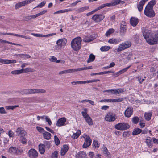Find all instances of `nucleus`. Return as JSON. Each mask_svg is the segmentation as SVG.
I'll list each match as a JSON object with an SVG mask.
<instances>
[{"label":"nucleus","mask_w":158,"mask_h":158,"mask_svg":"<svg viewBox=\"0 0 158 158\" xmlns=\"http://www.w3.org/2000/svg\"><path fill=\"white\" fill-rule=\"evenodd\" d=\"M45 120L46 122L48 123L49 125L50 126L52 124V122L51 120L48 118V116H47V117H46Z\"/></svg>","instance_id":"63"},{"label":"nucleus","mask_w":158,"mask_h":158,"mask_svg":"<svg viewBox=\"0 0 158 158\" xmlns=\"http://www.w3.org/2000/svg\"><path fill=\"white\" fill-rule=\"evenodd\" d=\"M23 92L25 94H31L30 89H24L23 90Z\"/></svg>","instance_id":"62"},{"label":"nucleus","mask_w":158,"mask_h":158,"mask_svg":"<svg viewBox=\"0 0 158 158\" xmlns=\"http://www.w3.org/2000/svg\"><path fill=\"white\" fill-rule=\"evenodd\" d=\"M19 151V150L17 148L14 147H11L8 150V152L12 153H17Z\"/></svg>","instance_id":"27"},{"label":"nucleus","mask_w":158,"mask_h":158,"mask_svg":"<svg viewBox=\"0 0 158 158\" xmlns=\"http://www.w3.org/2000/svg\"><path fill=\"white\" fill-rule=\"evenodd\" d=\"M45 3L46 2L45 1H44L42 2L40 4L38 5V6L34 8V9L36 7L41 8L43 6L45 5Z\"/></svg>","instance_id":"51"},{"label":"nucleus","mask_w":158,"mask_h":158,"mask_svg":"<svg viewBox=\"0 0 158 158\" xmlns=\"http://www.w3.org/2000/svg\"><path fill=\"white\" fill-rule=\"evenodd\" d=\"M16 135L20 137L26 135V132L23 130V128L21 127L18 128L15 131Z\"/></svg>","instance_id":"13"},{"label":"nucleus","mask_w":158,"mask_h":158,"mask_svg":"<svg viewBox=\"0 0 158 158\" xmlns=\"http://www.w3.org/2000/svg\"><path fill=\"white\" fill-rule=\"evenodd\" d=\"M142 132V130L139 128H136L133 130L132 132V135H136L139 134Z\"/></svg>","instance_id":"34"},{"label":"nucleus","mask_w":158,"mask_h":158,"mask_svg":"<svg viewBox=\"0 0 158 158\" xmlns=\"http://www.w3.org/2000/svg\"><path fill=\"white\" fill-rule=\"evenodd\" d=\"M139 118L137 116L133 117L132 119V122L135 124H137L139 121Z\"/></svg>","instance_id":"44"},{"label":"nucleus","mask_w":158,"mask_h":158,"mask_svg":"<svg viewBox=\"0 0 158 158\" xmlns=\"http://www.w3.org/2000/svg\"><path fill=\"white\" fill-rule=\"evenodd\" d=\"M100 80L98 79H93L90 80L84 81V83H92L94 82H95L98 81H99Z\"/></svg>","instance_id":"42"},{"label":"nucleus","mask_w":158,"mask_h":158,"mask_svg":"<svg viewBox=\"0 0 158 158\" xmlns=\"http://www.w3.org/2000/svg\"><path fill=\"white\" fill-rule=\"evenodd\" d=\"M49 60L51 62L56 63V61L58 60L54 56H51V58L49 59Z\"/></svg>","instance_id":"48"},{"label":"nucleus","mask_w":158,"mask_h":158,"mask_svg":"<svg viewBox=\"0 0 158 158\" xmlns=\"http://www.w3.org/2000/svg\"><path fill=\"white\" fill-rule=\"evenodd\" d=\"M58 156V152L57 151H55L52 154V158H57Z\"/></svg>","instance_id":"47"},{"label":"nucleus","mask_w":158,"mask_h":158,"mask_svg":"<svg viewBox=\"0 0 158 158\" xmlns=\"http://www.w3.org/2000/svg\"><path fill=\"white\" fill-rule=\"evenodd\" d=\"M103 152L107 155H109L110 154L109 152H108V150L106 147H104L103 149Z\"/></svg>","instance_id":"61"},{"label":"nucleus","mask_w":158,"mask_h":158,"mask_svg":"<svg viewBox=\"0 0 158 158\" xmlns=\"http://www.w3.org/2000/svg\"><path fill=\"white\" fill-rule=\"evenodd\" d=\"M120 0H113L111 1V4L113 6L116 5L120 3Z\"/></svg>","instance_id":"40"},{"label":"nucleus","mask_w":158,"mask_h":158,"mask_svg":"<svg viewBox=\"0 0 158 158\" xmlns=\"http://www.w3.org/2000/svg\"><path fill=\"white\" fill-rule=\"evenodd\" d=\"M145 3V2L143 0H141L137 4V7L139 12H141L143 10V7Z\"/></svg>","instance_id":"21"},{"label":"nucleus","mask_w":158,"mask_h":158,"mask_svg":"<svg viewBox=\"0 0 158 158\" xmlns=\"http://www.w3.org/2000/svg\"><path fill=\"white\" fill-rule=\"evenodd\" d=\"M95 59V56L92 54H91L89 56V57L87 60V63H89L94 60Z\"/></svg>","instance_id":"35"},{"label":"nucleus","mask_w":158,"mask_h":158,"mask_svg":"<svg viewBox=\"0 0 158 158\" xmlns=\"http://www.w3.org/2000/svg\"><path fill=\"white\" fill-rule=\"evenodd\" d=\"M115 115L110 113L107 114L105 118V120L109 122L114 121H115Z\"/></svg>","instance_id":"11"},{"label":"nucleus","mask_w":158,"mask_h":158,"mask_svg":"<svg viewBox=\"0 0 158 158\" xmlns=\"http://www.w3.org/2000/svg\"><path fill=\"white\" fill-rule=\"evenodd\" d=\"M31 94L36 93H44L46 92L45 90L42 89H30Z\"/></svg>","instance_id":"15"},{"label":"nucleus","mask_w":158,"mask_h":158,"mask_svg":"<svg viewBox=\"0 0 158 158\" xmlns=\"http://www.w3.org/2000/svg\"><path fill=\"white\" fill-rule=\"evenodd\" d=\"M26 4L25 1L17 3L15 5V8L16 9H19L21 7L26 5Z\"/></svg>","instance_id":"28"},{"label":"nucleus","mask_w":158,"mask_h":158,"mask_svg":"<svg viewBox=\"0 0 158 158\" xmlns=\"http://www.w3.org/2000/svg\"><path fill=\"white\" fill-rule=\"evenodd\" d=\"M83 110L84 111H82L81 114L83 118L89 125H92L93 123L91 118L87 113L88 109L85 108L83 109Z\"/></svg>","instance_id":"4"},{"label":"nucleus","mask_w":158,"mask_h":158,"mask_svg":"<svg viewBox=\"0 0 158 158\" xmlns=\"http://www.w3.org/2000/svg\"><path fill=\"white\" fill-rule=\"evenodd\" d=\"M82 137L85 139V142L82 147L83 148H87L90 145L91 143L92 140L88 136L86 135H84Z\"/></svg>","instance_id":"8"},{"label":"nucleus","mask_w":158,"mask_h":158,"mask_svg":"<svg viewBox=\"0 0 158 158\" xmlns=\"http://www.w3.org/2000/svg\"><path fill=\"white\" fill-rule=\"evenodd\" d=\"M143 35L147 42L150 45L156 44L158 42V37L153 36L150 31L145 29L143 32Z\"/></svg>","instance_id":"1"},{"label":"nucleus","mask_w":158,"mask_h":158,"mask_svg":"<svg viewBox=\"0 0 158 158\" xmlns=\"http://www.w3.org/2000/svg\"><path fill=\"white\" fill-rule=\"evenodd\" d=\"M72 85H75L77 84H84V81H73L71 82Z\"/></svg>","instance_id":"46"},{"label":"nucleus","mask_w":158,"mask_h":158,"mask_svg":"<svg viewBox=\"0 0 158 158\" xmlns=\"http://www.w3.org/2000/svg\"><path fill=\"white\" fill-rule=\"evenodd\" d=\"M88 156L90 158H93L94 157V155L93 152H90L88 153Z\"/></svg>","instance_id":"64"},{"label":"nucleus","mask_w":158,"mask_h":158,"mask_svg":"<svg viewBox=\"0 0 158 158\" xmlns=\"http://www.w3.org/2000/svg\"><path fill=\"white\" fill-rule=\"evenodd\" d=\"M16 55V54H15ZM18 55L20 57L22 58H24L25 59H28L31 58V56L27 54H20L19 55Z\"/></svg>","instance_id":"37"},{"label":"nucleus","mask_w":158,"mask_h":158,"mask_svg":"<svg viewBox=\"0 0 158 158\" xmlns=\"http://www.w3.org/2000/svg\"><path fill=\"white\" fill-rule=\"evenodd\" d=\"M28 155L30 158H37L38 157V153L34 149H31L28 151Z\"/></svg>","instance_id":"12"},{"label":"nucleus","mask_w":158,"mask_h":158,"mask_svg":"<svg viewBox=\"0 0 158 158\" xmlns=\"http://www.w3.org/2000/svg\"><path fill=\"white\" fill-rule=\"evenodd\" d=\"M156 2H157L156 0H151L148 2L146 6L153 8V6L156 3Z\"/></svg>","instance_id":"32"},{"label":"nucleus","mask_w":158,"mask_h":158,"mask_svg":"<svg viewBox=\"0 0 158 158\" xmlns=\"http://www.w3.org/2000/svg\"><path fill=\"white\" fill-rule=\"evenodd\" d=\"M115 128L118 130L123 131L127 130L130 127L129 125L125 123H120L116 124L114 126Z\"/></svg>","instance_id":"6"},{"label":"nucleus","mask_w":158,"mask_h":158,"mask_svg":"<svg viewBox=\"0 0 158 158\" xmlns=\"http://www.w3.org/2000/svg\"><path fill=\"white\" fill-rule=\"evenodd\" d=\"M43 145H44V147H46L48 148H49L50 146V143L49 141H46L44 142Z\"/></svg>","instance_id":"56"},{"label":"nucleus","mask_w":158,"mask_h":158,"mask_svg":"<svg viewBox=\"0 0 158 158\" xmlns=\"http://www.w3.org/2000/svg\"><path fill=\"white\" fill-rule=\"evenodd\" d=\"M127 27L125 22L123 21L122 22L120 28V33L121 35H123L126 31Z\"/></svg>","instance_id":"10"},{"label":"nucleus","mask_w":158,"mask_h":158,"mask_svg":"<svg viewBox=\"0 0 158 158\" xmlns=\"http://www.w3.org/2000/svg\"><path fill=\"white\" fill-rule=\"evenodd\" d=\"M145 143H146L147 146L151 148L153 146V142L152 138L149 137H148L145 139Z\"/></svg>","instance_id":"17"},{"label":"nucleus","mask_w":158,"mask_h":158,"mask_svg":"<svg viewBox=\"0 0 158 158\" xmlns=\"http://www.w3.org/2000/svg\"><path fill=\"white\" fill-rule=\"evenodd\" d=\"M23 70L21 69L17 70L12 71L11 72V73L13 75H17L23 73Z\"/></svg>","instance_id":"36"},{"label":"nucleus","mask_w":158,"mask_h":158,"mask_svg":"<svg viewBox=\"0 0 158 158\" xmlns=\"http://www.w3.org/2000/svg\"><path fill=\"white\" fill-rule=\"evenodd\" d=\"M114 30L113 28L109 29L106 33V37L109 36L111 34L114 32Z\"/></svg>","instance_id":"33"},{"label":"nucleus","mask_w":158,"mask_h":158,"mask_svg":"<svg viewBox=\"0 0 158 158\" xmlns=\"http://www.w3.org/2000/svg\"><path fill=\"white\" fill-rule=\"evenodd\" d=\"M124 91V89H109L104 90L103 92L105 93L106 95H109V94L108 93H111L114 94H117L123 92Z\"/></svg>","instance_id":"7"},{"label":"nucleus","mask_w":158,"mask_h":158,"mask_svg":"<svg viewBox=\"0 0 158 158\" xmlns=\"http://www.w3.org/2000/svg\"><path fill=\"white\" fill-rule=\"evenodd\" d=\"M93 145L95 147L98 148L99 146V144L98 143V141L95 140L93 141Z\"/></svg>","instance_id":"59"},{"label":"nucleus","mask_w":158,"mask_h":158,"mask_svg":"<svg viewBox=\"0 0 158 158\" xmlns=\"http://www.w3.org/2000/svg\"><path fill=\"white\" fill-rule=\"evenodd\" d=\"M105 16L101 14H96L94 15L91 18V19L96 22H99L103 20Z\"/></svg>","instance_id":"9"},{"label":"nucleus","mask_w":158,"mask_h":158,"mask_svg":"<svg viewBox=\"0 0 158 158\" xmlns=\"http://www.w3.org/2000/svg\"><path fill=\"white\" fill-rule=\"evenodd\" d=\"M136 79H137L138 81H139V83L140 84H142L144 80V79H142L140 77H136Z\"/></svg>","instance_id":"60"},{"label":"nucleus","mask_w":158,"mask_h":158,"mask_svg":"<svg viewBox=\"0 0 158 158\" xmlns=\"http://www.w3.org/2000/svg\"><path fill=\"white\" fill-rule=\"evenodd\" d=\"M67 40L65 38L59 40L56 42V44L57 45L60 47L64 46L66 44Z\"/></svg>","instance_id":"18"},{"label":"nucleus","mask_w":158,"mask_h":158,"mask_svg":"<svg viewBox=\"0 0 158 158\" xmlns=\"http://www.w3.org/2000/svg\"><path fill=\"white\" fill-rule=\"evenodd\" d=\"M81 2V1L80 0H77L75 2L73 3L70 4V6L71 7H74L76 6L77 4L78 3V2Z\"/></svg>","instance_id":"57"},{"label":"nucleus","mask_w":158,"mask_h":158,"mask_svg":"<svg viewBox=\"0 0 158 158\" xmlns=\"http://www.w3.org/2000/svg\"><path fill=\"white\" fill-rule=\"evenodd\" d=\"M138 19L135 17H131L130 20V23L133 27L136 26L138 23Z\"/></svg>","instance_id":"19"},{"label":"nucleus","mask_w":158,"mask_h":158,"mask_svg":"<svg viewBox=\"0 0 158 158\" xmlns=\"http://www.w3.org/2000/svg\"><path fill=\"white\" fill-rule=\"evenodd\" d=\"M36 128L38 131L40 132L43 133L45 131L44 130L43 128L39 127L37 126Z\"/></svg>","instance_id":"54"},{"label":"nucleus","mask_w":158,"mask_h":158,"mask_svg":"<svg viewBox=\"0 0 158 158\" xmlns=\"http://www.w3.org/2000/svg\"><path fill=\"white\" fill-rule=\"evenodd\" d=\"M89 8V6H84L78 8L76 10L77 13H80L83 12L85 11L88 10Z\"/></svg>","instance_id":"25"},{"label":"nucleus","mask_w":158,"mask_h":158,"mask_svg":"<svg viewBox=\"0 0 158 158\" xmlns=\"http://www.w3.org/2000/svg\"><path fill=\"white\" fill-rule=\"evenodd\" d=\"M121 41V40L119 39L112 38L110 39L108 42L110 44H116Z\"/></svg>","instance_id":"23"},{"label":"nucleus","mask_w":158,"mask_h":158,"mask_svg":"<svg viewBox=\"0 0 158 158\" xmlns=\"http://www.w3.org/2000/svg\"><path fill=\"white\" fill-rule=\"evenodd\" d=\"M23 70V73H25L29 72H32L33 71V69L30 68H27L24 69H22Z\"/></svg>","instance_id":"39"},{"label":"nucleus","mask_w":158,"mask_h":158,"mask_svg":"<svg viewBox=\"0 0 158 158\" xmlns=\"http://www.w3.org/2000/svg\"><path fill=\"white\" fill-rule=\"evenodd\" d=\"M133 108L131 107H128L125 111L124 115L126 117L129 118L133 114Z\"/></svg>","instance_id":"14"},{"label":"nucleus","mask_w":158,"mask_h":158,"mask_svg":"<svg viewBox=\"0 0 158 158\" xmlns=\"http://www.w3.org/2000/svg\"><path fill=\"white\" fill-rule=\"evenodd\" d=\"M39 149L40 152L41 154L44 153L45 151V147L44 145L42 144H40L39 145Z\"/></svg>","instance_id":"29"},{"label":"nucleus","mask_w":158,"mask_h":158,"mask_svg":"<svg viewBox=\"0 0 158 158\" xmlns=\"http://www.w3.org/2000/svg\"><path fill=\"white\" fill-rule=\"evenodd\" d=\"M66 121V118L65 117L60 118L58 119L56 123V125L58 127H60L65 125Z\"/></svg>","instance_id":"16"},{"label":"nucleus","mask_w":158,"mask_h":158,"mask_svg":"<svg viewBox=\"0 0 158 158\" xmlns=\"http://www.w3.org/2000/svg\"><path fill=\"white\" fill-rule=\"evenodd\" d=\"M54 141L56 145H58L60 143V142L58 138L56 135L54 136Z\"/></svg>","instance_id":"49"},{"label":"nucleus","mask_w":158,"mask_h":158,"mask_svg":"<svg viewBox=\"0 0 158 158\" xmlns=\"http://www.w3.org/2000/svg\"><path fill=\"white\" fill-rule=\"evenodd\" d=\"M16 60H8L6 59V64H9L15 63L16 62Z\"/></svg>","instance_id":"45"},{"label":"nucleus","mask_w":158,"mask_h":158,"mask_svg":"<svg viewBox=\"0 0 158 158\" xmlns=\"http://www.w3.org/2000/svg\"><path fill=\"white\" fill-rule=\"evenodd\" d=\"M81 41L82 39L80 37L73 39L71 43L72 48L75 51L79 50L81 48Z\"/></svg>","instance_id":"2"},{"label":"nucleus","mask_w":158,"mask_h":158,"mask_svg":"<svg viewBox=\"0 0 158 158\" xmlns=\"http://www.w3.org/2000/svg\"><path fill=\"white\" fill-rule=\"evenodd\" d=\"M76 157L77 158H86V153L84 151H80L76 155Z\"/></svg>","instance_id":"20"},{"label":"nucleus","mask_w":158,"mask_h":158,"mask_svg":"<svg viewBox=\"0 0 158 158\" xmlns=\"http://www.w3.org/2000/svg\"><path fill=\"white\" fill-rule=\"evenodd\" d=\"M110 48V47L109 46H104L102 47L100 49L102 52L107 51L109 50Z\"/></svg>","instance_id":"38"},{"label":"nucleus","mask_w":158,"mask_h":158,"mask_svg":"<svg viewBox=\"0 0 158 158\" xmlns=\"http://www.w3.org/2000/svg\"><path fill=\"white\" fill-rule=\"evenodd\" d=\"M152 114L151 112H146L144 114V117L145 119L147 121L149 120L151 118Z\"/></svg>","instance_id":"30"},{"label":"nucleus","mask_w":158,"mask_h":158,"mask_svg":"<svg viewBox=\"0 0 158 158\" xmlns=\"http://www.w3.org/2000/svg\"><path fill=\"white\" fill-rule=\"evenodd\" d=\"M81 133V131L78 130L76 133H73L72 136V138L74 139H77L80 135Z\"/></svg>","instance_id":"31"},{"label":"nucleus","mask_w":158,"mask_h":158,"mask_svg":"<svg viewBox=\"0 0 158 158\" xmlns=\"http://www.w3.org/2000/svg\"><path fill=\"white\" fill-rule=\"evenodd\" d=\"M132 44L131 41H127L120 44L117 50L118 52H120L126 49L129 48L131 45Z\"/></svg>","instance_id":"3"},{"label":"nucleus","mask_w":158,"mask_h":158,"mask_svg":"<svg viewBox=\"0 0 158 158\" xmlns=\"http://www.w3.org/2000/svg\"><path fill=\"white\" fill-rule=\"evenodd\" d=\"M94 39L93 36L90 35L85 36L83 39V41L85 42H89L93 41Z\"/></svg>","instance_id":"22"},{"label":"nucleus","mask_w":158,"mask_h":158,"mask_svg":"<svg viewBox=\"0 0 158 158\" xmlns=\"http://www.w3.org/2000/svg\"><path fill=\"white\" fill-rule=\"evenodd\" d=\"M20 141L23 144H25L26 143L27 140L26 139L23 137V136L20 137Z\"/></svg>","instance_id":"55"},{"label":"nucleus","mask_w":158,"mask_h":158,"mask_svg":"<svg viewBox=\"0 0 158 158\" xmlns=\"http://www.w3.org/2000/svg\"><path fill=\"white\" fill-rule=\"evenodd\" d=\"M8 135L9 137L13 138L14 136V134L11 130H9V131Z\"/></svg>","instance_id":"50"},{"label":"nucleus","mask_w":158,"mask_h":158,"mask_svg":"<svg viewBox=\"0 0 158 158\" xmlns=\"http://www.w3.org/2000/svg\"><path fill=\"white\" fill-rule=\"evenodd\" d=\"M69 149L68 146L67 145H64L61 150V156H64L66 153Z\"/></svg>","instance_id":"24"},{"label":"nucleus","mask_w":158,"mask_h":158,"mask_svg":"<svg viewBox=\"0 0 158 158\" xmlns=\"http://www.w3.org/2000/svg\"><path fill=\"white\" fill-rule=\"evenodd\" d=\"M110 102H121L122 101V98H119L118 99H110Z\"/></svg>","instance_id":"41"},{"label":"nucleus","mask_w":158,"mask_h":158,"mask_svg":"<svg viewBox=\"0 0 158 158\" xmlns=\"http://www.w3.org/2000/svg\"><path fill=\"white\" fill-rule=\"evenodd\" d=\"M43 137L46 140H49L51 138V134L48 132L45 131L43 133Z\"/></svg>","instance_id":"26"},{"label":"nucleus","mask_w":158,"mask_h":158,"mask_svg":"<svg viewBox=\"0 0 158 158\" xmlns=\"http://www.w3.org/2000/svg\"><path fill=\"white\" fill-rule=\"evenodd\" d=\"M102 5V6L103 8L106 6L111 7V6H113L112 5V4H111V2L110 3H105V4H104Z\"/></svg>","instance_id":"53"},{"label":"nucleus","mask_w":158,"mask_h":158,"mask_svg":"<svg viewBox=\"0 0 158 158\" xmlns=\"http://www.w3.org/2000/svg\"><path fill=\"white\" fill-rule=\"evenodd\" d=\"M144 14L147 16L151 18L155 16V13L152 7L146 6L144 10Z\"/></svg>","instance_id":"5"},{"label":"nucleus","mask_w":158,"mask_h":158,"mask_svg":"<svg viewBox=\"0 0 158 158\" xmlns=\"http://www.w3.org/2000/svg\"><path fill=\"white\" fill-rule=\"evenodd\" d=\"M0 113L2 114H6L7 113L4 107H0Z\"/></svg>","instance_id":"58"},{"label":"nucleus","mask_w":158,"mask_h":158,"mask_svg":"<svg viewBox=\"0 0 158 158\" xmlns=\"http://www.w3.org/2000/svg\"><path fill=\"white\" fill-rule=\"evenodd\" d=\"M19 107V106L18 105H15V106H6L5 107L8 110L11 109L13 110L15 108Z\"/></svg>","instance_id":"43"},{"label":"nucleus","mask_w":158,"mask_h":158,"mask_svg":"<svg viewBox=\"0 0 158 158\" xmlns=\"http://www.w3.org/2000/svg\"><path fill=\"white\" fill-rule=\"evenodd\" d=\"M131 66V65H130L126 68H124L123 69L119 71V72H120V73H121V74L123 73L126 72L128 70V69L130 68Z\"/></svg>","instance_id":"52"}]
</instances>
